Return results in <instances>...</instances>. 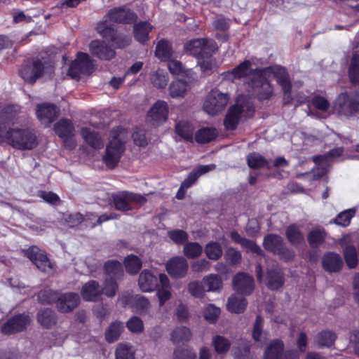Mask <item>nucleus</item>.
I'll return each instance as SVG.
<instances>
[{"instance_id":"nucleus-1","label":"nucleus","mask_w":359,"mask_h":359,"mask_svg":"<svg viewBox=\"0 0 359 359\" xmlns=\"http://www.w3.org/2000/svg\"><path fill=\"white\" fill-rule=\"evenodd\" d=\"M129 137L130 133L121 127H117L111 131L106 154L103 157L108 168H114L118 164L125 149L124 144Z\"/></svg>"},{"instance_id":"nucleus-2","label":"nucleus","mask_w":359,"mask_h":359,"mask_svg":"<svg viewBox=\"0 0 359 359\" xmlns=\"http://www.w3.org/2000/svg\"><path fill=\"white\" fill-rule=\"evenodd\" d=\"M359 109V95L355 93H340L333 104V110L341 118H350Z\"/></svg>"},{"instance_id":"nucleus-3","label":"nucleus","mask_w":359,"mask_h":359,"mask_svg":"<svg viewBox=\"0 0 359 359\" xmlns=\"http://www.w3.org/2000/svg\"><path fill=\"white\" fill-rule=\"evenodd\" d=\"M267 68H257L253 70L252 85L256 97L259 101L268 100L273 95V87L268 78Z\"/></svg>"},{"instance_id":"nucleus-4","label":"nucleus","mask_w":359,"mask_h":359,"mask_svg":"<svg viewBox=\"0 0 359 359\" xmlns=\"http://www.w3.org/2000/svg\"><path fill=\"white\" fill-rule=\"evenodd\" d=\"M263 245L266 250L278 255L285 262L292 260L294 257V251L288 248L283 238L278 234L270 233L265 236Z\"/></svg>"},{"instance_id":"nucleus-5","label":"nucleus","mask_w":359,"mask_h":359,"mask_svg":"<svg viewBox=\"0 0 359 359\" xmlns=\"http://www.w3.org/2000/svg\"><path fill=\"white\" fill-rule=\"evenodd\" d=\"M230 97L217 88L212 89L207 95L203 102V110L208 114L215 116L222 112L227 105Z\"/></svg>"},{"instance_id":"nucleus-6","label":"nucleus","mask_w":359,"mask_h":359,"mask_svg":"<svg viewBox=\"0 0 359 359\" xmlns=\"http://www.w3.org/2000/svg\"><path fill=\"white\" fill-rule=\"evenodd\" d=\"M185 49L198 60L209 58L217 49V44L212 39H196L188 41Z\"/></svg>"},{"instance_id":"nucleus-7","label":"nucleus","mask_w":359,"mask_h":359,"mask_svg":"<svg viewBox=\"0 0 359 359\" xmlns=\"http://www.w3.org/2000/svg\"><path fill=\"white\" fill-rule=\"evenodd\" d=\"M53 67L46 66L41 60L35 59L27 62L21 69L20 74L28 83L33 84L45 72L51 73Z\"/></svg>"},{"instance_id":"nucleus-8","label":"nucleus","mask_w":359,"mask_h":359,"mask_svg":"<svg viewBox=\"0 0 359 359\" xmlns=\"http://www.w3.org/2000/svg\"><path fill=\"white\" fill-rule=\"evenodd\" d=\"M172 56L171 46L168 41L164 39L158 41V59L163 61L168 60V68L173 75H180L182 73V64L177 61L170 60Z\"/></svg>"},{"instance_id":"nucleus-9","label":"nucleus","mask_w":359,"mask_h":359,"mask_svg":"<svg viewBox=\"0 0 359 359\" xmlns=\"http://www.w3.org/2000/svg\"><path fill=\"white\" fill-rule=\"evenodd\" d=\"M93 69V64L89 55L84 53H79L76 59L72 63L68 74L76 79L81 74H90Z\"/></svg>"},{"instance_id":"nucleus-10","label":"nucleus","mask_w":359,"mask_h":359,"mask_svg":"<svg viewBox=\"0 0 359 359\" xmlns=\"http://www.w3.org/2000/svg\"><path fill=\"white\" fill-rule=\"evenodd\" d=\"M26 256L43 272L51 273L54 271L53 265L46 255L36 246L29 248L25 252Z\"/></svg>"},{"instance_id":"nucleus-11","label":"nucleus","mask_w":359,"mask_h":359,"mask_svg":"<svg viewBox=\"0 0 359 359\" xmlns=\"http://www.w3.org/2000/svg\"><path fill=\"white\" fill-rule=\"evenodd\" d=\"M275 78L277 83L281 88L283 93V103L284 105H289L293 100L292 95V82L289 74L285 68H280L275 74Z\"/></svg>"},{"instance_id":"nucleus-12","label":"nucleus","mask_w":359,"mask_h":359,"mask_svg":"<svg viewBox=\"0 0 359 359\" xmlns=\"http://www.w3.org/2000/svg\"><path fill=\"white\" fill-rule=\"evenodd\" d=\"M97 30L104 38L110 37L117 48H125L130 43V38L126 36H115L114 29L107 21L98 23Z\"/></svg>"},{"instance_id":"nucleus-13","label":"nucleus","mask_w":359,"mask_h":359,"mask_svg":"<svg viewBox=\"0 0 359 359\" xmlns=\"http://www.w3.org/2000/svg\"><path fill=\"white\" fill-rule=\"evenodd\" d=\"M233 287L238 294L249 295L255 288L254 279L245 273H238L233 278Z\"/></svg>"},{"instance_id":"nucleus-14","label":"nucleus","mask_w":359,"mask_h":359,"mask_svg":"<svg viewBox=\"0 0 359 359\" xmlns=\"http://www.w3.org/2000/svg\"><path fill=\"white\" fill-rule=\"evenodd\" d=\"M90 53L100 60H109L115 57L116 53L105 41L94 40L89 45Z\"/></svg>"},{"instance_id":"nucleus-15","label":"nucleus","mask_w":359,"mask_h":359,"mask_svg":"<svg viewBox=\"0 0 359 359\" xmlns=\"http://www.w3.org/2000/svg\"><path fill=\"white\" fill-rule=\"evenodd\" d=\"M166 270L173 278H183L187 273L188 263L184 257H175L167 262Z\"/></svg>"},{"instance_id":"nucleus-16","label":"nucleus","mask_w":359,"mask_h":359,"mask_svg":"<svg viewBox=\"0 0 359 359\" xmlns=\"http://www.w3.org/2000/svg\"><path fill=\"white\" fill-rule=\"evenodd\" d=\"M244 110V107L239 104H235L229 108L224 118V126L226 130H233L237 128Z\"/></svg>"},{"instance_id":"nucleus-17","label":"nucleus","mask_w":359,"mask_h":359,"mask_svg":"<svg viewBox=\"0 0 359 359\" xmlns=\"http://www.w3.org/2000/svg\"><path fill=\"white\" fill-rule=\"evenodd\" d=\"M80 302V297L74 292L59 295L56 302L57 309L62 313H68L74 309Z\"/></svg>"},{"instance_id":"nucleus-18","label":"nucleus","mask_w":359,"mask_h":359,"mask_svg":"<svg viewBox=\"0 0 359 359\" xmlns=\"http://www.w3.org/2000/svg\"><path fill=\"white\" fill-rule=\"evenodd\" d=\"M29 323L27 315L20 314L15 316L8 320L2 327L1 331L6 334L22 331Z\"/></svg>"},{"instance_id":"nucleus-19","label":"nucleus","mask_w":359,"mask_h":359,"mask_svg":"<svg viewBox=\"0 0 359 359\" xmlns=\"http://www.w3.org/2000/svg\"><path fill=\"white\" fill-rule=\"evenodd\" d=\"M145 201V198L141 195L133 193H126L123 195L115 196L114 197L113 203L116 209L126 211L130 208L129 202L142 204Z\"/></svg>"},{"instance_id":"nucleus-20","label":"nucleus","mask_w":359,"mask_h":359,"mask_svg":"<svg viewBox=\"0 0 359 359\" xmlns=\"http://www.w3.org/2000/svg\"><path fill=\"white\" fill-rule=\"evenodd\" d=\"M59 111L54 104L43 103L38 104L36 116L42 124L49 125L58 116Z\"/></svg>"},{"instance_id":"nucleus-21","label":"nucleus","mask_w":359,"mask_h":359,"mask_svg":"<svg viewBox=\"0 0 359 359\" xmlns=\"http://www.w3.org/2000/svg\"><path fill=\"white\" fill-rule=\"evenodd\" d=\"M344 264L340 255L334 252H325L322 259V266L325 271L330 273L339 271Z\"/></svg>"},{"instance_id":"nucleus-22","label":"nucleus","mask_w":359,"mask_h":359,"mask_svg":"<svg viewBox=\"0 0 359 359\" xmlns=\"http://www.w3.org/2000/svg\"><path fill=\"white\" fill-rule=\"evenodd\" d=\"M266 282L269 289L277 290L284 284V274L278 266L269 269L267 270Z\"/></svg>"},{"instance_id":"nucleus-23","label":"nucleus","mask_w":359,"mask_h":359,"mask_svg":"<svg viewBox=\"0 0 359 359\" xmlns=\"http://www.w3.org/2000/svg\"><path fill=\"white\" fill-rule=\"evenodd\" d=\"M83 299L88 302H95L102 294V288L95 280H90L83 285L81 291Z\"/></svg>"},{"instance_id":"nucleus-24","label":"nucleus","mask_w":359,"mask_h":359,"mask_svg":"<svg viewBox=\"0 0 359 359\" xmlns=\"http://www.w3.org/2000/svg\"><path fill=\"white\" fill-rule=\"evenodd\" d=\"M215 167V164H208L195 168L182 182V188H190L196 182L200 176L214 170Z\"/></svg>"},{"instance_id":"nucleus-25","label":"nucleus","mask_w":359,"mask_h":359,"mask_svg":"<svg viewBox=\"0 0 359 359\" xmlns=\"http://www.w3.org/2000/svg\"><path fill=\"white\" fill-rule=\"evenodd\" d=\"M135 14L130 10L123 8L111 9L108 13L111 21L120 23H130L135 20Z\"/></svg>"},{"instance_id":"nucleus-26","label":"nucleus","mask_w":359,"mask_h":359,"mask_svg":"<svg viewBox=\"0 0 359 359\" xmlns=\"http://www.w3.org/2000/svg\"><path fill=\"white\" fill-rule=\"evenodd\" d=\"M171 296L170 280L164 273L158 274V306H162Z\"/></svg>"},{"instance_id":"nucleus-27","label":"nucleus","mask_w":359,"mask_h":359,"mask_svg":"<svg viewBox=\"0 0 359 359\" xmlns=\"http://www.w3.org/2000/svg\"><path fill=\"white\" fill-rule=\"evenodd\" d=\"M327 237L326 231L321 227L311 229L307 234V241L309 246L313 248H318L325 241Z\"/></svg>"},{"instance_id":"nucleus-28","label":"nucleus","mask_w":359,"mask_h":359,"mask_svg":"<svg viewBox=\"0 0 359 359\" xmlns=\"http://www.w3.org/2000/svg\"><path fill=\"white\" fill-rule=\"evenodd\" d=\"M283 351V341L280 339H274L266 347L264 352V359H281Z\"/></svg>"},{"instance_id":"nucleus-29","label":"nucleus","mask_w":359,"mask_h":359,"mask_svg":"<svg viewBox=\"0 0 359 359\" xmlns=\"http://www.w3.org/2000/svg\"><path fill=\"white\" fill-rule=\"evenodd\" d=\"M55 133L62 139H67L74 135V126L70 120L61 119L54 126Z\"/></svg>"},{"instance_id":"nucleus-30","label":"nucleus","mask_w":359,"mask_h":359,"mask_svg":"<svg viewBox=\"0 0 359 359\" xmlns=\"http://www.w3.org/2000/svg\"><path fill=\"white\" fill-rule=\"evenodd\" d=\"M247 304L245 297L232 294L228 299L226 309L231 313H241L245 310Z\"/></svg>"},{"instance_id":"nucleus-31","label":"nucleus","mask_w":359,"mask_h":359,"mask_svg":"<svg viewBox=\"0 0 359 359\" xmlns=\"http://www.w3.org/2000/svg\"><path fill=\"white\" fill-rule=\"evenodd\" d=\"M348 76L352 85L359 84V53L357 51L353 52L351 57Z\"/></svg>"},{"instance_id":"nucleus-32","label":"nucleus","mask_w":359,"mask_h":359,"mask_svg":"<svg viewBox=\"0 0 359 359\" xmlns=\"http://www.w3.org/2000/svg\"><path fill=\"white\" fill-rule=\"evenodd\" d=\"M217 135L216 128L213 127H203L196 132L194 139L197 143L204 144L215 140Z\"/></svg>"},{"instance_id":"nucleus-33","label":"nucleus","mask_w":359,"mask_h":359,"mask_svg":"<svg viewBox=\"0 0 359 359\" xmlns=\"http://www.w3.org/2000/svg\"><path fill=\"white\" fill-rule=\"evenodd\" d=\"M171 341L175 345L184 344L191 338V332L189 328L181 326L175 328L170 334Z\"/></svg>"},{"instance_id":"nucleus-34","label":"nucleus","mask_w":359,"mask_h":359,"mask_svg":"<svg viewBox=\"0 0 359 359\" xmlns=\"http://www.w3.org/2000/svg\"><path fill=\"white\" fill-rule=\"evenodd\" d=\"M285 236L292 245H298L304 241V236L296 224H290L286 228Z\"/></svg>"},{"instance_id":"nucleus-35","label":"nucleus","mask_w":359,"mask_h":359,"mask_svg":"<svg viewBox=\"0 0 359 359\" xmlns=\"http://www.w3.org/2000/svg\"><path fill=\"white\" fill-rule=\"evenodd\" d=\"M139 285L143 292L154 290L157 286L156 277L149 271H143L139 278Z\"/></svg>"},{"instance_id":"nucleus-36","label":"nucleus","mask_w":359,"mask_h":359,"mask_svg":"<svg viewBox=\"0 0 359 359\" xmlns=\"http://www.w3.org/2000/svg\"><path fill=\"white\" fill-rule=\"evenodd\" d=\"M81 135L85 141L95 149L103 147V142L99 135L91 128H83Z\"/></svg>"},{"instance_id":"nucleus-37","label":"nucleus","mask_w":359,"mask_h":359,"mask_svg":"<svg viewBox=\"0 0 359 359\" xmlns=\"http://www.w3.org/2000/svg\"><path fill=\"white\" fill-rule=\"evenodd\" d=\"M194 126L192 123L186 121H180L175 125V133L187 141H193Z\"/></svg>"},{"instance_id":"nucleus-38","label":"nucleus","mask_w":359,"mask_h":359,"mask_svg":"<svg viewBox=\"0 0 359 359\" xmlns=\"http://www.w3.org/2000/svg\"><path fill=\"white\" fill-rule=\"evenodd\" d=\"M124 330L123 324L119 321H114L110 324L105 331V339L109 343H113L118 339Z\"/></svg>"},{"instance_id":"nucleus-39","label":"nucleus","mask_w":359,"mask_h":359,"mask_svg":"<svg viewBox=\"0 0 359 359\" xmlns=\"http://www.w3.org/2000/svg\"><path fill=\"white\" fill-rule=\"evenodd\" d=\"M247 163L250 168H269V163L263 156L257 152L250 153L247 156Z\"/></svg>"},{"instance_id":"nucleus-40","label":"nucleus","mask_w":359,"mask_h":359,"mask_svg":"<svg viewBox=\"0 0 359 359\" xmlns=\"http://www.w3.org/2000/svg\"><path fill=\"white\" fill-rule=\"evenodd\" d=\"M202 283L206 292H216L222 287V280L217 274H210L205 276L202 280Z\"/></svg>"},{"instance_id":"nucleus-41","label":"nucleus","mask_w":359,"mask_h":359,"mask_svg":"<svg viewBox=\"0 0 359 359\" xmlns=\"http://www.w3.org/2000/svg\"><path fill=\"white\" fill-rule=\"evenodd\" d=\"M38 322L46 328H50L55 325L57 318L55 313L48 309L41 310L37 315Z\"/></svg>"},{"instance_id":"nucleus-42","label":"nucleus","mask_w":359,"mask_h":359,"mask_svg":"<svg viewBox=\"0 0 359 359\" xmlns=\"http://www.w3.org/2000/svg\"><path fill=\"white\" fill-rule=\"evenodd\" d=\"M337 338L336 334L330 330H323L316 337V343L319 348L332 346Z\"/></svg>"},{"instance_id":"nucleus-43","label":"nucleus","mask_w":359,"mask_h":359,"mask_svg":"<svg viewBox=\"0 0 359 359\" xmlns=\"http://www.w3.org/2000/svg\"><path fill=\"white\" fill-rule=\"evenodd\" d=\"M151 29L150 25L147 22L137 24L134 27V34L135 39L140 43H144L149 39V34Z\"/></svg>"},{"instance_id":"nucleus-44","label":"nucleus","mask_w":359,"mask_h":359,"mask_svg":"<svg viewBox=\"0 0 359 359\" xmlns=\"http://www.w3.org/2000/svg\"><path fill=\"white\" fill-rule=\"evenodd\" d=\"M355 208L345 210L337 215L333 219V223L340 226L346 227L350 224L351 220L355 216Z\"/></svg>"},{"instance_id":"nucleus-45","label":"nucleus","mask_w":359,"mask_h":359,"mask_svg":"<svg viewBox=\"0 0 359 359\" xmlns=\"http://www.w3.org/2000/svg\"><path fill=\"white\" fill-rule=\"evenodd\" d=\"M344 257L346 265L350 269H354L358 262V252L356 248L352 245H348L344 249Z\"/></svg>"},{"instance_id":"nucleus-46","label":"nucleus","mask_w":359,"mask_h":359,"mask_svg":"<svg viewBox=\"0 0 359 359\" xmlns=\"http://www.w3.org/2000/svg\"><path fill=\"white\" fill-rule=\"evenodd\" d=\"M206 256L212 260H218L222 255V248L217 242H210L205 248Z\"/></svg>"},{"instance_id":"nucleus-47","label":"nucleus","mask_w":359,"mask_h":359,"mask_svg":"<svg viewBox=\"0 0 359 359\" xmlns=\"http://www.w3.org/2000/svg\"><path fill=\"white\" fill-rule=\"evenodd\" d=\"M126 271L130 274H136L142 267V262L137 256L129 255L124 261Z\"/></svg>"},{"instance_id":"nucleus-48","label":"nucleus","mask_w":359,"mask_h":359,"mask_svg":"<svg viewBox=\"0 0 359 359\" xmlns=\"http://www.w3.org/2000/svg\"><path fill=\"white\" fill-rule=\"evenodd\" d=\"M212 343L217 353H225L231 347L230 341L221 335H216L214 337Z\"/></svg>"},{"instance_id":"nucleus-49","label":"nucleus","mask_w":359,"mask_h":359,"mask_svg":"<svg viewBox=\"0 0 359 359\" xmlns=\"http://www.w3.org/2000/svg\"><path fill=\"white\" fill-rule=\"evenodd\" d=\"M183 252L187 258L194 259L201 255L203 248L196 242L187 243L184 247Z\"/></svg>"},{"instance_id":"nucleus-50","label":"nucleus","mask_w":359,"mask_h":359,"mask_svg":"<svg viewBox=\"0 0 359 359\" xmlns=\"http://www.w3.org/2000/svg\"><path fill=\"white\" fill-rule=\"evenodd\" d=\"M104 270L110 278L118 277L123 274V268L120 262L117 261H109L104 264Z\"/></svg>"},{"instance_id":"nucleus-51","label":"nucleus","mask_w":359,"mask_h":359,"mask_svg":"<svg viewBox=\"0 0 359 359\" xmlns=\"http://www.w3.org/2000/svg\"><path fill=\"white\" fill-rule=\"evenodd\" d=\"M135 351L127 344H119L116 350V359H135Z\"/></svg>"},{"instance_id":"nucleus-52","label":"nucleus","mask_w":359,"mask_h":359,"mask_svg":"<svg viewBox=\"0 0 359 359\" xmlns=\"http://www.w3.org/2000/svg\"><path fill=\"white\" fill-rule=\"evenodd\" d=\"M343 152H344L343 147H336V148H334V149L330 150L325 154L313 156V161L315 163H320L323 161H325L327 163H328L329 159L332 158L339 157L342 155Z\"/></svg>"},{"instance_id":"nucleus-53","label":"nucleus","mask_w":359,"mask_h":359,"mask_svg":"<svg viewBox=\"0 0 359 359\" xmlns=\"http://www.w3.org/2000/svg\"><path fill=\"white\" fill-rule=\"evenodd\" d=\"M187 84L182 80L172 81L170 86V95L172 97H182L187 90Z\"/></svg>"},{"instance_id":"nucleus-54","label":"nucleus","mask_w":359,"mask_h":359,"mask_svg":"<svg viewBox=\"0 0 359 359\" xmlns=\"http://www.w3.org/2000/svg\"><path fill=\"white\" fill-rule=\"evenodd\" d=\"M130 304L136 312L142 313L147 311L149 302L142 296L135 295L132 297Z\"/></svg>"},{"instance_id":"nucleus-55","label":"nucleus","mask_w":359,"mask_h":359,"mask_svg":"<svg viewBox=\"0 0 359 359\" xmlns=\"http://www.w3.org/2000/svg\"><path fill=\"white\" fill-rule=\"evenodd\" d=\"M250 66L251 62L245 60L229 72V74L231 75L232 79H241L247 76L248 71Z\"/></svg>"},{"instance_id":"nucleus-56","label":"nucleus","mask_w":359,"mask_h":359,"mask_svg":"<svg viewBox=\"0 0 359 359\" xmlns=\"http://www.w3.org/2000/svg\"><path fill=\"white\" fill-rule=\"evenodd\" d=\"M196 353L190 348H177L173 352V359H196Z\"/></svg>"},{"instance_id":"nucleus-57","label":"nucleus","mask_w":359,"mask_h":359,"mask_svg":"<svg viewBox=\"0 0 359 359\" xmlns=\"http://www.w3.org/2000/svg\"><path fill=\"white\" fill-rule=\"evenodd\" d=\"M38 297L43 304H53L57 302L59 295L51 290H45L39 293Z\"/></svg>"},{"instance_id":"nucleus-58","label":"nucleus","mask_w":359,"mask_h":359,"mask_svg":"<svg viewBox=\"0 0 359 359\" xmlns=\"http://www.w3.org/2000/svg\"><path fill=\"white\" fill-rule=\"evenodd\" d=\"M117 290L118 285L114 278H107L104 283L102 292L109 297H112L116 294Z\"/></svg>"},{"instance_id":"nucleus-59","label":"nucleus","mask_w":359,"mask_h":359,"mask_svg":"<svg viewBox=\"0 0 359 359\" xmlns=\"http://www.w3.org/2000/svg\"><path fill=\"white\" fill-rule=\"evenodd\" d=\"M169 238L177 244H183L188 241V233L182 229H175L168 232Z\"/></svg>"},{"instance_id":"nucleus-60","label":"nucleus","mask_w":359,"mask_h":359,"mask_svg":"<svg viewBox=\"0 0 359 359\" xmlns=\"http://www.w3.org/2000/svg\"><path fill=\"white\" fill-rule=\"evenodd\" d=\"M220 314V309L212 304H210L205 309L204 312L205 319L210 323L216 322Z\"/></svg>"},{"instance_id":"nucleus-61","label":"nucleus","mask_w":359,"mask_h":359,"mask_svg":"<svg viewBox=\"0 0 359 359\" xmlns=\"http://www.w3.org/2000/svg\"><path fill=\"white\" fill-rule=\"evenodd\" d=\"M188 291L192 296L196 298H202L205 292V289L202 282L193 281L189 283Z\"/></svg>"},{"instance_id":"nucleus-62","label":"nucleus","mask_w":359,"mask_h":359,"mask_svg":"<svg viewBox=\"0 0 359 359\" xmlns=\"http://www.w3.org/2000/svg\"><path fill=\"white\" fill-rule=\"evenodd\" d=\"M126 325L128 329L134 333H140L144 329L143 322L137 316H133L130 318Z\"/></svg>"},{"instance_id":"nucleus-63","label":"nucleus","mask_w":359,"mask_h":359,"mask_svg":"<svg viewBox=\"0 0 359 359\" xmlns=\"http://www.w3.org/2000/svg\"><path fill=\"white\" fill-rule=\"evenodd\" d=\"M311 104L316 109L323 111H327L330 106L329 101L320 95L313 96L311 99Z\"/></svg>"},{"instance_id":"nucleus-64","label":"nucleus","mask_w":359,"mask_h":359,"mask_svg":"<svg viewBox=\"0 0 359 359\" xmlns=\"http://www.w3.org/2000/svg\"><path fill=\"white\" fill-rule=\"evenodd\" d=\"M231 25V20L222 15L218 16L212 21V27L217 30L226 31Z\"/></svg>"}]
</instances>
